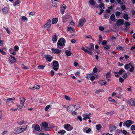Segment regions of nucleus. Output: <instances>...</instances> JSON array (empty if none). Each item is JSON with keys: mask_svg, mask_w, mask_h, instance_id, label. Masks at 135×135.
<instances>
[{"mask_svg": "<svg viewBox=\"0 0 135 135\" xmlns=\"http://www.w3.org/2000/svg\"><path fill=\"white\" fill-rule=\"evenodd\" d=\"M66 42L65 39L63 38H61L58 41L57 44V47L59 49H62L65 45Z\"/></svg>", "mask_w": 135, "mask_h": 135, "instance_id": "f257e3e1", "label": "nucleus"}, {"mask_svg": "<svg viewBox=\"0 0 135 135\" xmlns=\"http://www.w3.org/2000/svg\"><path fill=\"white\" fill-rule=\"evenodd\" d=\"M78 106V104L76 105H72L69 106L68 108V110L69 112H74L78 109L77 107Z\"/></svg>", "mask_w": 135, "mask_h": 135, "instance_id": "f03ea898", "label": "nucleus"}, {"mask_svg": "<svg viewBox=\"0 0 135 135\" xmlns=\"http://www.w3.org/2000/svg\"><path fill=\"white\" fill-rule=\"evenodd\" d=\"M27 127V126H26L25 128H20V127H18L16 128L15 130V133L16 134H19L22 133L23 131H25Z\"/></svg>", "mask_w": 135, "mask_h": 135, "instance_id": "7ed1b4c3", "label": "nucleus"}, {"mask_svg": "<svg viewBox=\"0 0 135 135\" xmlns=\"http://www.w3.org/2000/svg\"><path fill=\"white\" fill-rule=\"evenodd\" d=\"M51 24V21L50 20L48 19L46 23L44 25V27L48 31H50V28Z\"/></svg>", "mask_w": 135, "mask_h": 135, "instance_id": "20e7f679", "label": "nucleus"}, {"mask_svg": "<svg viewBox=\"0 0 135 135\" xmlns=\"http://www.w3.org/2000/svg\"><path fill=\"white\" fill-rule=\"evenodd\" d=\"M52 65L54 67L53 69L55 71H57L58 69L59 64L58 62L56 61H54L52 63Z\"/></svg>", "mask_w": 135, "mask_h": 135, "instance_id": "39448f33", "label": "nucleus"}, {"mask_svg": "<svg viewBox=\"0 0 135 135\" xmlns=\"http://www.w3.org/2000/svg\"><path fill=\"white\" fill-rule=\"evenodd\" d=\"M86 21L85 19L83 18L80 20L79 22V24L78 25V26L79 27H81L83 26L84 23Z\"/></svg>", "mask_w": 135, "mask_h": 135, "instance_id": "423d86ee", "label": "nucleus"}, {"mask_svg": "<svg viewBox=\"0 0 135 135\" xmlns=\"http://www.w3.org/2000/svg\"><path fill=\"white\" fill-rule=\"evenodd\" d=\"M127 102L130 105L135 107V99H131L127 100Z\"/></svg>", "mask_w": 135, "mask_h": 135, "instance_id": "0eeeda50", "label": "nucleus"}, {"mask_svg": "<svg viewBox=\"0 0 135 135\" xmlns=\"http://www.w3.org/2000/svg\"><path fill=\"white\" fill-rule=\"evenodd\" d=\"M133 123H132V121L131 120H128L123 124V126H126L127 127L129 128Z\"/></svg>", "mask_w": 135, "mask_h": 135, "instance_id": "6e6552de", "label": "nucleus"}, {"mask_svg": "<svg viewBox=\"0 0 135 135\" xmlns=\"http://www.w3.org/2000/svg\"><path fill=\"white\" fill-rule=\"evenodd\" d=\"M86 48L87 49V50L88 51H90L91 52V55L92 54V51L94 49V45L92 43L90 44V46L87 47Z\"/></svg>", "mask_w": 135, "mask_h": 135, "instance_id": "1a4fd4ad", "label": "nucleus"}, {"mask_svg": "<svg viewBox=\"0 0 135 135\" xmlns=\"http://www.w3.org/2000/svg\"><path fill=\"white\" fill-rule=\"evenodd\" d=\"M15 100V99L14 97L7 99L6 104L7 105L10 103H13Z\"/></svg>", "mask_w": 135, "mask_h": 135, "instance_id": "9d476101", "label": "nucleus"}, {"mask_svg": "<svg viewBox=\"0 0 135 135\" xmlns=\"http://www.w3.org/2000/svg\"><path fill=\"white\" fill-rule=\"evenodd\" d=\"M124 23V20L122 19H119L116 22V25L117 26H120L123 25Z\"/></svg>", "mask_w": 135, "mask_h": 135, "instance_id": "9b49d317", "label": "nucleus"}, {"mask_svg": "<svg viewBox=\"0 0 135 135\" xmlns=\"http://www.w3.org/2000/svg\"><path fill=\"white\" fill-rule=\"evenodd\" d=\"M64 127L68 131H71L73 129V127L69 124L65 125L64 126Z\"/></svg>", "mask_w": 135, "mask_h": 135, "instance_id": "f8f14e48", "label": "nucleus"}, {"mask_svg": "<svg viewBox=\"0 0 135 135\" xmlns=\"http://www.w3.org/2000/svg\"><path fill=\"white\" fill-rule=\"evenodd\" d=\"M32 128H34L35 131H38L40 130V126L38 124H34L32 126Z\"/></svg>", "mask_w": 135, "mask_h": 135, "instance_id": "ddd939ff", "label": "nucleus"}, {"mask_svg": "<svg viewBox=\"0 0 135 135\" xmlns=\"http://www.w3.org/2000/svg\"><path fill=\"white\" fill-rule=\"evenodd\" d=\"M51 50L52 52L55 54H60L61 52V50H59L57 49L52 48Z\"/></svg>", "mask_w": 135, "mask_h": 135, "instance_id": "4468645a", "label": "nucleus"}, {"mask_svg": "<svg viewBox=\"0 0 135 135\" xmlns=\"http://www.w3.org/2000/svg\"><path fill=\"white\" fill-rule=\"evenodd\" d=\"M44 57L49 62L51 61L53 59V57L52 56L48 55H45Z\"/></svg>", "mask_w": 135, "mask_h": 135, "instance_id": "2eb2a0df", "label": "nucleus"}, {"mask_svg": "<svg viewBox=\"0 0 135 135\" xmlns=\"http://www.w3.org/2000/svg\"><path fill=\"white\" fill-rule=\"evenodd\" d=\"M42 125L43 127L45 128V131H46L48 130L47 129H49V128L48 127V124L46 122H43L42 123Z\"/></svg>", "mask_w": 135, "mask_h": 135, "instance_id": "dca6fc26", "label": "nucleus"}, {"mask_svg": "<svg viewBox=\"0 0 135 135\" xmlns=\"http://www.w3.org/2000/svg\"><path fill=\"white\" fill-rule=\"evenodd\" d=\"M11 57L9 58V60L10 61L11 63L15 62H16V59L15 57L13 56L12 55H10Z\"/></svg>", "mask_w": 135, "mask_h": 135, "instance_id": "f3484780", "label": "nucleus"}, {"mask_svg": "<svg viewBox=\"0 0 135 135\" xmlns=\"http://www.w3.org/2000/svg\"><path fill=\"white\" fill-rule=\"evenodd\" d=\"M25 101V99L24 98H20V103L22 105V107H24V103Z\"/></svg>", "mask_w": 135, "mask_h": 135, "instance_id": "a211bd4d", "label": "nucleus"}, {"mask_svg": "<svg viewBox=\"0 0 135 135\" xmlns=\"http://www.w3.org/2000/svg\"><path fill=\"white\" fill-rule=\"evenodd\" d=\"M57 0H51L52 6L55 7H57V4L56 2Z\"/></svg>", "mask_w": 135, "mask_h": 135, "instance_id": "6ab92c4d", "label": "nucleus"}, {"mask_svg": "<svg viewBox=\"0 0 135 135\" xmlns=\"http://www.w3.org/2000/svg\"><path fill=\"white\" fill-rule=\"evenodd\" d=\"M57 39V36L56 35H54L52 37V40L54 43H55Z\"/></svg>", "mask_w": 135, "mask_h": 135, "instance_id": "aec40b11", "label": "nucleus"}, {"mask_svg": "<svg viewBox=\"0 0 135 135\" xmlns=\"http://www.w3.org/2000/svg\"><path fill=\"white\" fill-rule=\"evenodd\" d=\"M68 16L65 15L62 18V22H66L68 20Z\"/></svg>", "mask_w": 135, "mask_h": 135, "instance_id": "412c9836", "label": "nucleus"}, {"mask_svg": "<svg viewBox=\"0 0 135 135\" xmlns=\"http://www.w3.org/2000/svg\"><path fill=\"white\" fill-rule=\"evenodd\" d=\"M132 64L131 63H129L128 64H126L124 66V68L125 69H127L129 68L130 66H132Z\"/></svg>", "mask_w": 135, "mask_h": 135, "instance_id": "4be33fe9", "label": "nucleus"}, {"mask_svg": "<svg viewBox=\"0 0 135 135\" xmlns=\"http://www.w3.org/2000/svg\"><path fill=\"white\" fill-rule=\"evenodd\" d=\"M123 17L124 19L127 21H128L129 20L128 15L127 14H124L123 16Z\"/></svg>", "mask_w": 135, "mask_h": 135, "instance_id": "5701e85b", "label": "nucleus"}, {"mask_svg": "<svg viewBox=\"0 0 135 135\" xmlns=\"http://www.w3.org/2000/svg\"><path fill=\"white\" fill-rule=\"evenodd\" d=\"M2 10L3 13L5 14H7L8 12V8L6 7L3 8Z\"/></svg>", "mask_w": 135, "mask_h": 135, "instance_id": "b1692460", "label": "nucleus"}, {"mask_svg": "<svg viewBox=\"0 0 135 135\" xmlns=\"http://www.w3.org/2000/svg\"><path fill=\"white\" fill-rule=\"evenodd\" d=\"M58 18H53L52 21V24H54L56 23L58 21Z\"/></svg>", "mask_w": 135, "mask_h": 135, "instance_id": "393cba45", "label": "nucleus"}, {"mask_svg": "<svg viewBox=\"0 0 135 135\" xmlns=\"http://www.w3.org/2000/svg\"><path fill=\"white\" fill-rule=\"evenodd\" d=\"M81 49L85 52L88 53L90 55H91V52L90 51H88L87 49H85L84 47H82Z\"/></svg>", "mask_w": 135, "mask_h": 135, "instance_id": "a878e982", "label": "nucleus"}, {"mask_svg": "<svg viewBox=\"0 0 135 135\" xmlns=\"http://www.w3.org/2000/svg\"><path fill=\"white\" fill-rule=\"evenodd\" d=\"M65 53L67 56H70L71 54H72V53H71L68 50H66L65 51Z\"/></svg>", "mask_w": 135, "mask_h": 135, "instance_id": "bb28decb", "label": "nucleus"}, {"mask_svg": "<svg viewBox=\"0 0 135 135\" xmlns=\"http://www.w3.org/2000/svg\"><path fill=\"white\" fill-rule=\"evenodd\" d=\"M40 88V86L37 85H35L33 86L30 88V89H39Z\"/></svg>", "mask_w": 135, "mask_h": 135, "instance_id": "cd10ccee", "label": "nucleus"}, {"mask_svg": "<svg viewBox=\"0 0 135 135\" xmlns=\"http://www.w3.org/2000/svg\"><path fill=\"white\" fill-rule=\"evenodd\" d=\"M110 128L111 129H110V132L112 131L113 130H115L117 128V127H116L113 126L112 125H110Z\"/></svg>", "mask_w": 135, "mask_h": 135, "instance_id": "c85d7f7f", "label": "nucleus"}, {"mask_svg": "<svg viewBox=\"0 0 135 135\" xmlns=\"http://www.w3.org/2000/svg\"><path fill=\"white\" fill-rule=\"evenodd\" d=\"M115 18V15L114 14H112L110 16V19L112 21H114Z\"/></svg>", "mask_w": 135, "mask_h": 135, "instance_id": "c756f323", "label": "nucleus"}, {"mask_svg": "<svg viewBox=\"0 0 135 135\" xmlns=\"http://www.w3.org/2000/svg\"><path fill=\"white\" fill-rule=\"evenodd\" d=\"M124 25L126 28H128L130 26V23L129 22L126 21L124 23Z\"/></svg>", "mask_w": 135, "mask_h": 135, "instance_id": "7c9ffc66", "label": "nucleus"}, {"mask_svg": "<svg viewBox=\"0 0 135 135\" xmlns=\"http://www.w3.org/2000/svg\"><path fill=\"white\" fill-rule=\"evenodd\" d=\"M65 132V131L64 130H61L58 132V133H60L61 134H64Z\"/></svg>", "mask_w": 135, "mask_h": 135, "instance_id": "2f4dec72", "label": "nucleus"}, {"mask_svg": "<svg viewBox=\"0 0 135 135\" xmlns=\"http://www.w3.org/2000/svg\"><path fill=\"white\" fill-rule=\"evenodd\" d=\"M89 2L90 4L93 6H94L95 5V2L93 0H90Z\"/></svg>", "mask_w": 135, "mask_h": 135, "instance_id": "473e14b6", "label": "nucleus"}, {"mask_svg": "<svg viewBox=\"0 0 135 135\" xmlns=\"http://www.w3.org/2000/svg\"><path fill=\"white\" fill-rule=\"evenodd\" d=\"M52 106L51 105H47L45 108V111H47L49 108Z\"/></svg>", "mask_w": 135, "mask_h": 135, "instance_id": "72a5a7b5", "label": "nucleus"}, {"mask_svg": "<svg viewBox=\"0 0 135 135\" xmlns=\"http://www.w3.org/2000/svg\"><path fill=\"white\" fill-rule=\"evenodd\" d=\"M124 72V71L123 69H121L118 72V74L120 75H121L123 72Z\"/></svg>", "mask_w": 135, "mask_h": 135, "instance_id": "f704fd0d", "label": "nucleus"}, {"mask_svg": "<svg viewBox=\"0 0 135 135\" xmlns=\"http://www.w3.org/2000/svg\"><path fill=\"white\" fill-rule=\"evenodd\" d=\"M110 71H111L110 70V72L107 73L106 75V77L107 78H110L111 77V75H110Z\"/></svg>", "mask_w": 135, "mask_h": 135, "instance_id": "c9c22d12", "label": "nucleus"}, {"mask_svg": "<svg viewBox=\"0 0 135 135\" xmlns=\"http://www.w3.org/2000/svg\"><path fill=\"white\" fill-rule=\"evenodd\" d=\"M110 46L109 45H107L105 46H103L104 48L105 49H109L110 48Z\"/></svg>", "mask_w": 135, "mask_h": 135, "instance_id": "e433bc0d", "label": "nucleus"}, {"mask_svg": "<svg viewBox=\"0 0 135 135\" xmlns=\"http://www.w3.org/2000/svg\"><path fill=\"white\" fill-rule=\"evenodd\" d=\"M68 31L71 32L72 31H75L74 28H73L70 27H68Z\"/></svg>", "mask_w": 135, "mask_h": 135, "instance_id": "4c0bfd02", "label": "nucleus"}, {"mask_svg": "<svg viewBox=\"0 0 135 135\" xmlns=\"http://www.w3.org/2000/svg\"><path fill=\"white\" fill-rule=\"evenodd\" d=\"M90 114H85V117H84L83 118V120H86L87 119V118H88V117L90 116Z\"/></svg>", "mask_w": 135, "mask_h": 135, "instance_id": "58836bf2", "label": "nucleus"}, {"mask_svg": "<svg viewBox=\"0 0 135 135\" xmlns=\"http://www.w3.org/2000/svg\"><path fill=\"white\" fill-rule=\"evenodd\" d=\"M96 126L98 130H99L102 128V127L99 124L96 125Z\"/></svg>", "mask_w": 135, "mask_h": 135, "instance_id": "ea45409f", "label": "nucleus"}, {"mask_svg": "<svg viewBox=\"0 0 135 135\" xmlns=\"http://www.w3.org/2000/svg\"><path fill=\"white\" fill-rule=\"evenodd\" d=\"M0 52L3 55H5L6 54V53L3 50V49H0Z\"/></svg>", "mask_w": 135, "mask_h": 135, "instance_id": "a19ab883", "label": "nucleus"}, {"mask_svg": "<svg viewBox=\"0 0 135 135\" xmlns=\"http://www.w3.org/2000/svg\"><path fill=\"white\" fill-rule=\"evenodd\" d=\"M45 66L43 65H39L38 66V68L39 69H44Z\"/></svg>", "mask_w": 135, "mask_h": 135, "instance_id": "79ce46f5", "label": "nucleus"}, {"mask_svg": "<svg viewBox=\"0 0 135 135\" xmlns=\"http://www.w3.org/2000/svg\"><path fill=\"white\" fill-rule=\"evenodd\" d=\"M109 100L110 102H115V100L114 99H112L111 97L109 98Z\"/></svg>", "mask_w": 135, "mask_h": 135, "instance_id": "37998d69", "label": "nucleus"}, {"mask_svg": "<svg viewBox=\"0 0 135 135\" xmlns=\"http://www.w3.org/2000/svg\"><path fill=\"white\" fill-rule=\"evenodd\" d=\"M103 91V89H99L98 90H96L95 92V93L96 94H99L100 92L102 91Z\"/></svg>", "mask_w": 135, "mask_h": 135, "instance_id": "c03bdc74", "label": "nucleus"}, {"mask_svg": "<svg viewBox=\"0 0 135 135\" xmlns=\"http://www.w3.org/2000/svg\"><path fill=\"white\" fill-rule=\"evenodd\" d=\"M22 20L23 21H27V18L25 16H23L22 17Z\"/></svg>", "mask_w": 135, "mask_h": 135, "instance_id": "a18cd8bd", "label": "nucleus"}, {"mask_svg": "<svg viewBox=\"0 0 135 135\" xmlns=\"http://www.w3.org/2000/svg\"><path fill=\"white\" fill-rule=\"evenodd\" d=\"M121 13L119 11L116 12L115 13V15L117 17H118L120 15Z\"/></svg>", "mask_w": 135, "mask_h": 135, "instance_id": "49530a36", "label": "nucleus"}, {"mask_svg": "<svg viewBox=\"0 0 135 135\" xmlns=\"http://www.w3.org/2000/svg\"><path fill=\"white\" fill-rule=\"evenodd\" d=\"M104 15L105 18H108L109 16L108 15V14L106 13H104Z\"/></svg>", "mask_w": 135, "mask_h": 135, "instance_id": "de8ad7c7", "label": "nucleus"}, {"mask_svg": "<svg viewBox=\"0 0 135 135\" xmlns=\"http://www.w3.org/2000/svg\"><path fill=\"white\" fill-rule=\"evenodd\" d=\"M131 129L132 131H134L135 130V125H133L131 127Z\"/></svg>", "mask_w": 135, "mask_h": 135, "instance_id": "09e8293b", "label": "nucleus"}, {"mask_svg": "<svg viewBox=\"0 0 135 135\" xmlns=\"http://www.w3.org/2000/svg\"><path fill=\"white\" fill-rule=\"evenodd\" d=\"M128 75L126 73L124 74L122 76L123 78L125 79H126Z\"/></svg>", "mask_w": 135, "mask_h": 135, "instance_id": "8fccbe9b", "label": "nucleus"}, {"mask_svg": "<svg viewBox=\"0 0 135 135\" xmlns=\"http://www.w3.org/2000/svg\"><path fill=\"white\" fill-rule=\"evenodd\" d=\"M104 6V4L103 3H101L100 4L99 7L100 8L103 7V8H105Z\"/></svg>", "mask_w": 135, "mask_h": 135, "instance_id": "3c124183", "label": "nucleus"}, {"mask_svg": "<svg viewBox=\"0 0 135 135\" xmlns=\"http://www.w3.org/2000/svg\"><path fill=\"white\" fill-rule=\"evenodd\" d=\"M21 66L22 68L24 69H28L23 64H22L21 65Z\"/></svg>", "mask_w": 135, "mask_h": 135, "instance_id": "603ef678", "label": "nucleus"}, {"mask_svg": "<svg viewBox=\"0 0 135 135\" xmlns=\"http://www.w3.org/2000/svg\"><path fill=\"white\" fill-rule=\"evenodd\" d=\"M16 106L18 107V108H18H18H19L18 110H21L22 108V107L20 105H17Z\"/></svg>", "mask_w": 135, "mask_h": 135, "instance_id": "864d4df0", "label": "nucleus"}, {"mask_svg": "<svg viewBox=\"0 0 135 135\" xmlns=\"http://www.w3.org/2000/svg\"><path fill=\"white\" fill-rule=\"evenodd\" d=\"M95 78V77L94 76H91L90 78V79L91 81H93Z\"/></svg>", "mask_w": 135, "mask_h": 135, "instance_id": "5fc2aeb1", "label": "nucleus"}, {"mask_svg": "<svg viewBox=\"0 0 135 135\" xmlns=\"http://www.w3.org/2000/svg\"><path fill=\"white\" fill-rule=\"evenodd\" d=\"M119 81L120 83H123L124 81V79L122 78H120L119 79Z\"/></svg>", "mask_w": 135, "mask_h": 135, "instance_id": "6e6d98bb", "label": "nucleus"}, {"mask_svg": "<svg viewBox=\"0 0 135 135\" xmlns=\"http://www.w3.org/2000/svg\"><path fill=\"white\" fill-rule=\"evenodd\" d=\"M131 66V68L129 70V71L131 72H133L134 71V66H132H132Z\"/></svg>", "mask_w": 135, "mask_h": 135, "instance_id": "4d7b16f0", "label": "nucleus"}, {"mask_svg": "<svg viewBox=\"0 0 135 135\" xmlns=\"http://www.w3.org/2000/svg\"><path fill=\"white\" fill-rule=\"evenodd\" d=\"M65 99L67 100H70V99L68 96L67 95H65Z\"/></svg>", "mask_w": 135, "mask_h": 135, "instance_id": "13d9d810", "label": "nucleus"}, {"mask_svg": "<svg viewBox=\"0 0 135 135\" xmlns=\"http://www.w3.org/2000/svg\"><path fill=\"white\" fill-rule=\"evenodd\" d=\"M104 10L102 8H101L100 9V12L98 14L99 15H101L102 14V13L103 12Z\"/></svg>", "mask_w": 135, "mask_h": 135, "instance_id": "bf43d9fd", "label": "nucleus"}, {"mask_svg": "<svg viewBox=\"0 0 135 135\" xmlns=\"http://www.w3.org/2000/svg\"><path fill=\"white\" fill-rule=\"evenodd\" d=\"M97 68L96 67H95L93 69V72L94 73H96L97 71Z\"/></svg>", "mask_w": 135, "mask_h": 135, "instance_id": "052dcab7", "label": "nucleus"}, {"mask_svg": "<svg viewBox=\"0 0 135 135\" xmlns=\"http://www.w3.org/2000/svg\"><path fill=\"white\" fill-rule=\"evenodd\" d=\"M15 50L17 51L19 49V47L17 46H16L14 47Z\"/></svg>", "mask_w": 135, "mask_h": 135, "instance_id": "680f3d73", "label": "nucleus"}, {"mask_svg": "<svg viewBox=\"0 0 135 135\" xmlns=\"http://www.w3.org/2000/svg\"><path fill=\"white\" fill-rule=\"evenodd\" d=\"M132 16L135 17V11L134 10H132Z\"/></svg>", "mask_w": 135, "mask_h": 135, "instance_id": "e2e57ef3", "label": "nucleus"}, {"mask_svg": "<svg viewBox=\"0 0 135 135\" xmlns=\"http://www.w3.org/2000/svg\"><path fill=\"white\" fill-rule=\"evenodd\" d=\"M19 3H20L19 1L18 0H17V1H16V2H15L14 3V5L15 6L16 5L19 4Z\"/></svg>", "mask_w": 135, "mask_h": 135, "instance_id": "0e129e2a", "label": "nucleus"}, {"mask_svg": "<svg viewBox=\"0 0 135 135\" xmlns=\"http://www.w3.org/2000/svg\"><path fill=\"white\" fill-rule=\"evenodd\" d=\"M107 43V41L106 40H103V41L102 42V45L104 46V45H106Z\"/></svg>", "mask_w": 135, "mask_h": 135, "instance_id": "69168bd1", "label": "nucleus"}, {"mask_svg": "<svg viewBox=\"0 0 135 135\" xmlns=\"http://www.w3.org/2000/svg\"><path fill=\"white\" fill-rule=\"evenodd\" d=\"M99 29L100 31H103L104 30V28L103 26H100L99 27Z\"/></svg>", "mask_w": 135, "mask_h": 135, "instance_id": "338daca9", "label": "nucleus"}, {"mask_svg": "<svg viewBox=\"0 0 135 135\" xmlns=\"http://www.w3.org/2000/svg\"><path fill=\"white\" fill-rule=\"evenodd\" d=\"M24 120H22L21 122H19L18 123V124L20 125H21L24 123Z\"/></svg>", "mask_w": 135, "mask_h": 135, "instance_id": "774afa93", "label": "nucleus"}]
</instances>
